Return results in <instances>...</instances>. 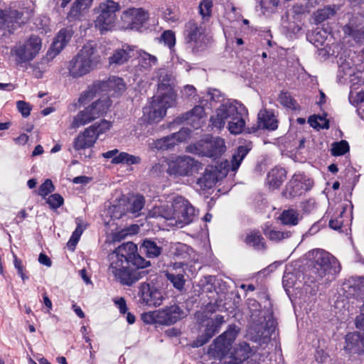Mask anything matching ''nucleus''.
<instances>
[{
	"instance_id": "1",
	"label": "nucleus",
	"mask_w": 364,
	"mask_h": 364,
	"mask_svg": "<svg viewBox=\"0 0 364 364\" xmlns=\"http://www.w3.org/2000/svg\"><path fill=\"white\" fill-rule=\"evenodd\" d=\"M109 272L115 280L122 284L131 286L139 277L131 267L142 269L150 265V262L137 253V246L133 242L123 243L109 255Z\"/></svg>"
},
{
	"instance_id": "2",
	"label": "nucleus",
	"mask_w": 364,
	"mask_h": 364,
	"mask_svg": "<svg viewBox=\"0 0 364 364\" xmlns=\"http://www.w3.org/2000/svg\"><path fill=\"white\" fill-rule=\"evenodd\" d=\"M149 215L163 218L169 221V225L182 228L193 221L195 209L188 200L178 196L173 198L171 205L154 207Z\"/></svg>"
},
{
	"instance_id": "3",
	"label": "nucleus",
	"mask_w": 364,
	"mask_h": 364,
	"mask_svg": "<svg viewBox=\"0 0 364 364\" xmlns=\"http://www.w3.org/2000/svg\"><path fill=\"white\" fill-rule=\"evenodd\" d=\"M250 150L247 146H240L232 155L230 162L225 160L218 166H208L203 175L198 179L197 183L203 189L211 188L218 180L226 176L229 171H235Z\"/></svg>"
},
{
	"instance_id": "4",
	"label": "nucleus",
	"mask_w": 364,
	"mask_h": 364,
	"mask_svg": "<svg viewBox=\"0 0 364 364\" xmlns=\"http://www.w3.org/2000/svg\"><path fill=\"white\" fill-rule=\"evenodd\" d=\"M309 274L315 281L325 279L331 281L340 271V264L335 257L323 250H313L307 255Z\"/></svg>"
},
{
	"instance_id": "5",
	"label": "nucleus",
	"mask_w": 364,
	"mask_h": 364,
	"mask_svg": "<svg viewBox=\"0 0 364 364\" xmlns=\"http://www.w3.org/2000/svg\"><path fill=\"white\" fill-rule=\"evenodd\" d=\"M100 61L96 45L88 42L69 62L68 69L73 77H80L91 72Z\"/></svg>"
},
{
	"instance_id": "6",
	"label": "nucleus",
	"mask_w": 364,
	"mask_h": 364,
	"mask_svg": "<svg viewBox=\"0 0 364 364\" xmlns=\"http://www.w3.org/2000/svg\"><path fill=\"white\" fill-rule=\"evenodd\" d=\"M111 100L107 95L101 96L98 100L79 112L73 118L70 124L71 129H77L84 126L107 112L111 106Z\"/></svg>"
},
{
	"instance_id": "7",
	"label": "nucleus",
	"mask_w": 364,
	"mask_h": 364,
	"mask_svg": "<svg viewBox=\"0 0 364 364\" xmlns=\"http://www.w3.org/2000/svg\"><path fill=\"white\" fill-rule=\"evenodd\" d=\"M119 3L113 0H106L101 2L94 9L96 18L94 21L95 26L102 33L112 30L115 26L117 20L116 13L120 10Z\"/></svg>"
},
{
	"instance_id": "8",
	"label": "nucleus",
	"mask_w": 364,
	"mask_h": 364,
	"mask_svg": "<svg viewBox=\"0 0 364 364\" xmlns=\"http://www.w3.org/2000/svg\"><path fill=\"white\" fill-rule=\"evenodd\" d=\"M240 112H246L244 105L237 100H228L215 109L210 119V126L213 129L221 130Z\"/></svg>"
},
{
	"instance_id": "9",
	"label": "nucleus",
	"mask_w": 364,
	"mask_h": 364,
	"mask_svg": "<svg viewBox=\"0 0 364 364\" xmlns=\"http://www.w3.org/2000/svg\"><path fill=\"white\" fill-rule=\"evenodd\" d=\"M42 47L41 39L36 35H31L24 42H18L11 50L18 64L33 60L39 53Z\"/></svg>"
},
{
	"instance_id": "10",
	"label": "nucleus",
	"mask_w": 364,
	"mask_h": 364,
	"mask_svg": "<svg viewBox=\"0 0 364 364\" xmlns=\"http://www.w3.org/2000/svg\"><path fill=\"white\" fill-rule=\"evenodd\" d=\"M187 151L209 158H218L226 151L225 141L220 137H210L187 146Z\"/></svg>"
},
{
	"instance_id": "11",
	"label": "nucleus",
	"mask_w": 364,
	"mask_h": 364,
	"mask_svg": "<svg viewBox=\"0 0 364 364\" xmlns=\"http://www.w3.org/2000/svg\"><path fill=\"white\" fill-rule=\"evenodd\" d=\"M124 90L125 84L124 80L121 77H112L107 81L94 83L80 97L79 102L83 104L94 97L100 96V92H113V94L119 95Z\"/></svg>"
},
{
	"instance_id": "12",
	"label": "nucleus",
	"mask_w": 364,
	"mask_h": 364,
	"mask_svg": "<svg viewBox=\"0 0 364 364\" xmlns=\"http://www.w3.org/2000/svg\"><path fill=\"white\" fill-rule=\"evenodd\" d=\"M185 40L193 49L199 50L208 41L206 28L202 22L190 20L185 25Z\"/></svg>"
},
{
	"instance_id": "13",
	"label": "nucleus",
	"mask_w": 364,
	"mask_h": 364,
	"mask_svg": "<svg viewBox=\"0 0 364 364\" xmlns=\"http://www.w3.org/2000/svg\"><path fill=\"white\" fill-rule=\"evenodd\" d=\"M154 77L158 81L157 95L166 97L168 104L175 102V77L173 73L165 68H160L154 72Z\"/></svg>"
},
{
	"instance_id": "14",
	"label": "nucleus",
	"mask_w": 364,
	"mask_h": 364,
	"mask_svg": "<svg viewBox=\"0 0 364 364\" xmlns=\"http://www.w3.org/2000/svg\"><path fill=\"white\" fill-rule=\"evenodd\" d=\"M166 97L155 95L150 104L143 109V118L148 123L158 122L166 114V109L173 105L174 102L170 104L166 102Z\"/></svg>"
},
{
	"instance_id": "15",
	"label": "nucleus",
	"mask_w": 364,
	"mask_h": 364,
	"mask_svg": "<svg viewBox=\"0 0 364 364\" xmlns=\"http://www.w3.org/2000/svg\"><path fill=\"white\" fill-rule=\"evenodd\" d=\"M149 12L143 8H129L121 15L122 26L124 29L139 30L148 21Z\"/></svg>"
},
{
	"instance_id": "16",
	"label": "nucleus",
	"mask_w": 364,
	"mask_h": 364,
	"mask_svg": "<svg viewBox=\"0 0 364 364\" xmlns=\"http://www.w3.org/2000/svg\"><path fill=\"white\" fill-rule=\"evenodd\" d=\"M196 165L197 161L190 156H178L168 161L167 172L170 175L186 176L191 173Z\"/></svg>"
},
{
	"instance_id": "17",
	"label": "nucleus",
	"mask_w": 364,
	"mask_h": 364,
	"mask_svg": "<svg viewBox=\"0 0 364 364\" xmlns=\"http://www.w3.org/2000/svg\"><path fill=\"white\" fill-rule=\"evenodd\" d=\"M189 130L188 129H181L178 132L171 134L168 136L162 137L157 140H153L149 143V147L151 149L168 150L172 149L177 142H181L188 137Z\"/></svg>"
},
{
	"instance_id": "18",
	"label": "nucleus",
	"mask_w": 364,
	"mask_h": 364,
	"mask_svg": "<svg viewBox=\"0 0 364 364\" xmlns=\"http://www.w3.org/2000/svg\"><path fill=\"white\" fill-rule=\"evenodd\" d=\"M187 266L186 263L176 262L171 265V269L165 274L167 280L181 292L183 291L186 282L185 275Z\"/></svg>"
},
{
	"instance_id": "19",
	"label": "nucleus",
	"mask_w": 364,
	"mask_h": 364,
	"mask_svg": "<svg viewBox=\"0 0 364 364\" xmlns=\"http://www.w3.org/2000/svg\"><path fill=\"white\" fill-rule=\"evenodd\" d=\"M139 296L143 302L148 306H160L164 299L163 292L149 283L140 284Z\"/></svg>"
},
{
	"instance_id": "20",
	"label": "nucleus",
	"mask_w": 364,
	"mask_h": 364,
	"mask_svg": "<svg viewBox=\"0 0 364 364\" xmlns=\"http://www.w3.org/2000/svg\"><path fill=\"white\" fill-rule=\"evenodd\" d=\"M185 316V312L178 306L172 305L156 311L159 323L171 325Z\"/></svg>"
},
{
	"instance_id": "21",
	"label": "nucleus",
	"mask_w": 364,
	"mask_h": 364,
	"mask_svg": "<svg viewBox=\"0 0 364 364\" xmlns=\"http://www.w3.org/2000/svg\"><path fill=\"white\" fill-rule=\"evenodd\" d=\"M94 127H88L74 139L73 145L75 151H81L92 147L97 141V136L93 133Z\"/></svg>"
},
{
	"instance_id": "22",
	"label": "nucleus",
	"mask_w": 364,
	"mask_h": 364,
	"mask_svg": "<svg viewBox=\"0 0 364 364\" xmlns=\"http://www.w3.org/2000/svg\"><path fill=\"white\" fill-rule=\"evenodd\" d=\"M73 35L71 28H62L55 36L48 53L58 55L70 41Z\"/></svg>"
},
{
	"instance_id": "23",
	"label": "nucleus",
	"mask_w": 364,
	"mask_h": 364,
	"mask_svg": "<svg viewBox=\"0 0 364 364\" xmlns=\"http://www.w3.org/2000/svg\"><path fill=\"white\" fill-rule=\"evenodd\" d=\"M137 70L141 73H149L158 64V58L144 50H137Z\"/></svg>"
},
{
	"instance_id": "24",
	"label": "nucleus",
	"mask_w": 364,
	"mask_h": 364,
	"mask_svg": "<svg viewBox=\"0 0 364 364\" xmlns=\"http://www.w3.org/2000/svg\"><path fill=\"white\" fill-rule=\"evenodd\" d=\"M134 47L129 45H124L122 48L114 51L109 58V65H121L134 56Z\"/></svg>"
},
{
	"instance_id": "25",
	"label": "nucleus",
	"mask_w": 364,
	"mask_h": 364,
	"mask_svg": "<svg viewBox=\"0 0 364 364\" xmlns=\"http://www.w3.org/2000/svg\"><path fill=\"white\" fill-rule=\"evenodd\" d=\"M258 127L268 130H276L278 120L274 113L267 109H261L257 114Z\"/></svg>"
},
{
	"instance_id": "26",
	"label": "nucleus",
	"mask_w": 364,
	"mask_h": 364,
	"mask_svg": "<svg viewBox=\"0 0 364 364\" xmlns=\"http://www.w3.org/2000/svg\"><path fill=\"white\" fill-rule=\"evenodd\" d=\"M231 346L222 336H218L210 346L208 353L215 359L222 360L230 351Z\"/></svg>"
},
{
	"instance_id": "27",
	"label": "nucleus",
	"mask_w": 364,
	"mask_h": 364,
	"mask_svg": "<svg viewBox=\"0 0 364 364\" xmlns=\"http://www.w3.org/2000/svg\"><path fill=\"white\" fill-rule=\"evenodd\" d=\"M340 7L336 5H328L317 9L313 14L314 21L316 24H320L323 21L333 18Z\"/></svg>"
},
{
	"instance_id": "28",
	"label": "nucleus",
	"mask_w": 364,
	"mask_h": 364,
	"mask_svg": "<svg viewBox=\"0 0 364 364\" xmlns=\"http://www.w3.org/2000/svg\"><path fill=\"white\" fill-rule=\"evenodd\" d=\"M286 178V171L282 168L275 167L267 175V183L270 188H279Z\"/></svg>"
},
{
	"instance_id": "29",
	"label": "nucleus",
	"mask_w": 364,
	"mask_h": 364,
	"mask_svg": "<svg viewBox=\"0 0 364 364\" xmlns=\"http://www.w3.org/2000/svg\"><path fill=\"white\" fill-rule=\"evenodd\" d=\"M141 252H144L149 258L159 257L162 251V247L156 241L146 239L140 246Z\"/></svg>"
},
{
	"instance_id": "30",
	"label": "nucleus",
	"mask_w": 364,
	"mask_h": 364,
	"mask_svg": "<svg viewBox=\"0 0 364 364\" xmlns=\"http://www.w3.org/2000/svg\"><path fill=\"white\" fill-rule=\"evenodd\" d=\"M93 1L94 0H76L68 13V18L71 19L79 18L83 15V13L91 6Z\"/></svg>"
},
{
	"instance_id": "31",
	"label": "nucleus",
	"mask_w": 364,
	"mask_h": 364,
	"mask_svg": "<svg viewBox=\"0 0 364 364\" xmlns=\"http://www.w3.org/2000/svg\"><path fill=\"white\" fill-rule=\"evenodd\" d=\"M247 245L252 247L255 250L265 249L264 240L259 231H250L247 232L244 240Z\"/></svg>"
},
{
	"instance_id": "32",
	"label": "nucleus",
	"mask_w": 364,
	"mask_h": 364,
	"mask_svg": "<svg viewBox=\"0 0 364 364\" xmlns=\"http://www.w3.org/2000/svg\"><path fill=\"white\" fill-rule=\"evenodd\" d=\"M246 112H240L232 120H230L227 124V129L232 134H239L242 133L245 127V121L243 114Z\"/></svg>"
},
{
	"instance_id": "33",
	"label": "nucleus",
	"mask_w": 364,
	"mask_h": 364,
	"mask_svg": "<svg viewBox=\"0 0 364 364\" xmlns=\"http://www.w3.org/2000/svg\"><path fill=\"white\" fill-rule=\"evenodd\" d=\"M190 247L181 242L171 244L168 254L176 259H186L189 256Z\"/></svg>"
},
{
	"instance_id": "34",
	"label": "nucleus",
	"mask_w": 364,
	"mask_h": 364,
	"mask_svg": "<svg viewBox=\"0 0 364 364\" xmlns=\"http://www.w3.org/2000/svg\"><path fill=\"white\" fill-rule=\"evenodd\" d=\"M232 352L241 363L248 359L252 355V350L246 342L239 343L234 347Z\"/></svg>"
},
{
	"instance_id": "35",
	"label": "nucleus",
	"mask_w": 364,
	"mask_h": 364,
	"mask_svg": "<svg viewBox=\"0 0 364 364\" xmlns=\"http://www.w3.org/2000/svg\"><path fill=\"white\" fill-rule=\"evenodd\" d=\"M141 161V158L138 156L132 155L127 152H119L117 157L112 159L111 162L114 164L134 165L139 164Z\"/></svg>"
},
{
	"instance_id": "36",
	"label": "nucleus",
	"mask_w": 364,
	"mask_h": 364,
	"mask_svg": "<svg viewBox=\"0 0 364 364\" xmlns=\"http://www.w3.org/2000/svg\"><path fill=\"white\" fill-rule=\"evenodd\" d=\"M218 329L209 322L205 329L203 334L200 336L194 342V347L202 346L209 341V340L217 333Z\"/></svg>"
},
{
	"instance_id": "37",
	"label": "nucleus",
	"mask_w": 364,
	"mask_h": 364,
	"mask_svg": "<svg viewBox=\"0 0 364 364\" xmlns=\"http://www.w3.org/2000/svg\"><path fill=\"white\" fill-rule=\"evenodd\" d=\"M282 223L287 225H296L300 220L299 213L294 209L285 210L279 217Z\"/></svg>"
},
{
	"instance_id": "38",
	"label": "nucleus",
	"mask_w": 364,
	"mask_h": 364,
	"mask_svg": "<svg viewBox=\"0 0 364 364\" xmlns=\"http://www.w3.org/2000/svg\"><path fill=\"white\" fill-rule=\"evenodd\" d=\"M301 193V184L297 180L290 181L284 192L287 198H294Z\"/></svg>"
},
{
	"instance_id": "39",
	"label": "nucleus",
	"mask_w": 364,
	"mask_h": 364,
	"mask_svg": "<svg viewBox=\"0 0 364 364\" xmlns=\"http://www.w3.org/2000/svg\"><path fill=\"white\" fill-rule=\"evenodd\" d=\"M77 228L75 231L73 232L70 239L67 243V245L69 248L73 250L78 242L81 235L82 234L84 230L85 229V226H84L82 223V220L78 218L76 220Z\"/></svg>"
},
{
	"instance_id": "40",
	"label": "nucleus",
	"mask_w": 364,
	"mask_h": 364,
	"mask_svg": "<svg viewBox=\"0 0 364 364\" xmlns=\"http://www.w3.org/2000/svg\"><path fill=\"white\" fill-rule=\"evenodd\" d=\"M205 116V109L203 106L196 105L191 111L186 112L183 115L184 120L191 121L195 122L196 120H198Z\"/></svg>"
},
{
	"instance_id": "41",
	"label": "nucleus",
	"mask_w": 364,
	"mask_h": 364,
	"mask_svg": "<svg viewBox=\"0 0 364 364\" xmlns=\"http://www.w3.org/2000/svg\"><path fill=\"white\" fill-rule=\"evenodd\" d=\"M349 151L348 143L345 140L338 142H334L332 144L331 154L333 156H342Z\"/></svg>"
},
{
	"instance_id": "42",
	"label": "nucleus",
	"mask_w": 364,
	"mask_h": 364,
	"mask_svg": "<svg viewBox=\"0 0 364 364\" xmlns=\"http://www.w3.org/2000/svg\"><path fill=\"white\" fill-rule=\"evenodd\" d=\"M264 235L270 240L274 242L280 241L283 239L290 237V232H283L277 230H267L264 231Z\"/></svg>"
},
{
	"instance_id": "43",
	"label": "nucleus",
	"mask_w": 364,
	"mask_h": 364,
	"mask_svg": "<svg viewBox=\"0 0 364 364\" xmlns=\"http://www.w3.org/2000/svg\"><path fill=\"white\" fill-rule=\"evenodd\" d=\"M350 287L354 289L353 296L364 298V278L359 277L357 279H353Z\"/></svg>"
},
{
	"instance_id": "44",
	"label": "nucleus",
	"mask_w": 364,
	"mask_h": 364,
	"mask_svg": "<svg viewBox=\"0 0 364 364\" xmlns=\"http://www.w3.org/2000/svg\"><path fill=\"white\" fill-rule=\"evenodd\" d=\"M278 101L284 107L291 109H296V101L287 92H282L278 97Z\"/></svg>"
},
{
	"instance_id": "45",
	"label": "nucleus",
	"mask_w": 364,
	"mask_h": 364,
	"mask_svg": "<svg viewBox=\"0 0 364 364\" xmlns=\"http://www.w3.org/2000/svg\"><path fill=\"white\" fill-rule=\"evenodd\" d=\"M90 127H93V133L97 136V139L99 138L100 134H102L109 130L111 127V123L105 119L101 120L99 123H95Z\"/></svg>"
},
{
	"instance_id": "46",
	"label": "nucleus",
	"mask_w": 364,
	"mask_h": 364,
	"mask_svg": "<svg viewBox=\"0 0 364 364\" xmlns=\"http://www.w3.org/2000/svg\"><path fill=\"white\" fill-rule=\"evenodd\" d=\"M145 200L144 196H137L133 200L132 203L131 204L129 211L132 214L134 215V216H137L139 215V212L141 210L144 205Z\"/></svg>"
},
{
	"instance_id": "47",
	"label": "nucleus",
	"mask_w": 364,
	"mask_h": 364,
	"mask_svg": "<svg viewBox=\"0 0 364 364\" xmlns=\"http://www.w3.org/2000/svg\"><path fill=\"white\" fill-rule=\"evenodd\" d=\"M238 333V329L235 326H230L227 331L222 333L220 336L223 337L230 345L232 346Z\"/></svg>"
},
{
	"instance_id": "48",
	"label": "nucleus",
	"mask_w": 364,
	"mask_h": 364,
	"mask_svg": "<svg viewBox=\"0 0 364 364\" xmlns=\"http://www.w3.org/2000/svg\"><path fill=\"white\" fill-rule=\"evenodd\" d=\"M278 3L279 0H261L259 4L263 14L273 12Z\"/></svg>"
},
{
	"instance_id": "49",
	"label": "nucleus",
	"mask_w": 364,
	"mask_h": 364,
	"mask_svg": "<svg viewBox=\"0 0 364 364\" xmlns=\"http://www.w3.org/2000/svg\"><path fill=\"white\" fill-rule=\"evenodd\" d=\"M308 122L310 126L315 129L328 128V123L321 117H310Z\"/></svg>"
},
{
	"instance_id": "50",
	"label": "nucleus",
	"mask_w": 364,
	"mask_h": 364,
	"mask_svg": "<svg viewBox=\"0 0 364 364\" xmlns=\"http://www.w3.org/2000/svg\"><path fill=\"white\" fill-rule=\"evenodd\" d=\"M161 41L169 48H173L176 43L175 34L171 31H166L161 36Z\"/></svg>"
},
{
	"instance_id": "51",
	"label": "nucleus",
	"mask_w": 364,
	"mask_h": 364,
	"mask_svg": "<svg viewBox=\"0 0 364 364\" xmlns=\"http://www.w3.org/2000/svg\"><path fill=\"white\" fill-rule=\"evenodd\" d=\"M213 7V2L211 0H203L200 6V14L202 16L203 18H208L211 14V8Z\"/></svg>"
},
{
	"instance_id": "52",
	"label": "nucleus",
	"mask_w": 364,
	"mask_h": 364,
	"mask_svg": "<svg viewBox=\"0 0 364 364\" xmlns=\"http://www.w3.org/2000/svg\"><path fill=\"white\" fill-rule=\"evenodd\" d=\"M345 34L351 36L358 41L364 39V31L354 29L350 25H346L343 28Z\"/></svg>"
},
{
	"instance_id": "53",
	"label": "nucleus",
	"mask_w": 364,
	"mask_h": 364,
	"mask_svg": "<svg viewBox=\"0 0 364 364\" xmlns=\"http://www.w3.org/2000/svg\"><path fill=\"white\" fill-rule=\"evenodd\" d=\"M54 191V186L51 180L47 179L41 185L38 189V194L43 197L46 196Z\"/></svg>"
},
{
	"instance_id": "54",
	"label": "nucleus",
	"mask_w": 364,
	"mask_h": 364,
	"mask_svg": "<svg viewBox=\"0 0 364 364\" xmlns=\"http://www.w3.org/2000/svg\"><path fill=\"white\" fill-rule=\"evenodd\" d=\"M47 203L52 208H58L63 203V198L57 193L50 196L47 200Z\"/></svg>"
},
{
	"instance_id": "55",
	"label": "nucleus",
	"mask_w": 364,
	"mask_h": 364,
	"mask_svg": "<svg viewBox=\"0 0 364 364\" xmlns=\"http://www.w3.org/2000/svg\"><path fill=\"white\" fill-rule=\"evenodd\" d=\"M16 107L18 110L21 113L22 116L27 117L30 115L31 107L29 103L19 100L16 102Z\"/></svg>"
},
{
	"instance_id": "56",
	"label": "nucleus",
	"mask_w": 364,
	"mask_h": 364,
	"mask_svg": "<svg viewBox=\"0 0 364 364\" xmlns=\"http://www.w3.org/2000/svg\"><path fill=\"white\" fill-rule=\"evenodd\" d=\"M220 360L221 361L220 364H241V363L239 362L238 358L232 351H229L227 355Z\"/></svg>"
},
{
	"instance_id": "57",
	"label": "nucleus",
	"mask_w": 364,
	"mask_h": 364,
	"mask_svg": "<svg viewBox=\"0 0 364 364\" xmlns=\"http://www.w3.org/2000/svg\"><path fill=\"white\" fill-rule=\"evenodd\" d=\"M181 92L183 97L189 98L196 96V90L193 85H187L183 87V89L181 91Z\"/></svg>"
},
{
	"instance_id": "58",
	"label": "nucleus",
	"mask_w": 364,
	"mask_h": 364,
	"mask_svg": "<svg viewBox=\"0 0 364 364\" xmlns=\"http://www.w3.org/2000/svg\"><path fill=\"white\" fill-rule=\"evenodd\" d=\"M142 319L144 322L147 323H152L155 322H158V318L156 317V312H149L142 315Z\"/></svg>"
},
{
	"instance_id": "59",
	"label": "nucleus",
	"mask_w": 364,
	"mask_h": 364,
	"mask_svg": "<svg viewBox=\"0 0 364 364\" xmlns=\"http://www.w3.org/2000/svg\"><path fill=\"white\" fill-rule=\"evenodd\" d=\"M43 65V63H38L36 65H34L33 70V75L37 78H41L43 77V73L46 71L45 67H41V65Z\"/></svg>"
},
{
	"instance_id": "60",
	"label": "nucleus",
	"mask_w": 364,
	"mask_h": 364,
	"mask_svg": "<svg viewBox=\"0 0 364 364\" xmlns=\"http://www.w3.org/2000/svg\"><path fill=\"white\" fill-rule=\"evenodd\" d=\"M328 358V355L322 349L317 350L315 354L316 360L319 363H325Z\"/></svg>"
},
{
	"instance_id": "61",
	"label": "nucleus",
	"mask_w": 364,
	"mask_h": 364,
	"mask_svg": "<svg viewBox=\"0 0 364 364\" xmlns=\"http://www.w3.org/2000/svg\"><path fill=\"white\" fill-rule=\"evenodd\" d=\"M115 304L118 307L121 314H125L127 311L126 301L124 298L121 297L115 301Z\"/></svg>"
},
{
	"instance_id": "62",
	"label": "nucleus",
	"mask_w": 364,
	"mask_h": 364,
	"mask_svg": "<svg viewBox=\"0 0 364 364\" xmlns=\"http://www.w3.org/2000/svg\"><path fill=\"white\" fill-rule=\"evenodd\" d=\"M315 205V200L313 199H309L303 203L302 208L305 212L310 213L314 209Z\"/></svg>"
},
{
	"instance_id": "63",
	"label": "nucleus",
	"mask_w": 364,
	"mask_h": 364,
	"mask_svg": "<svg viewBox=\"0 0 364 364\" xmlns=\"http://www.w3.org/2000/svg\"><path fill=\"white\" fill-rule=\"evenodd\" d=\"M343 225V220L341 218L331 219L329 221V226L333 230H338Z\"/></svg>"
},
{
	"instance_id": "64",
	"label": "nucleus",
	"mask_w": 364,
	"mask_h": 364,
	"mask_svg": "<svg viewBox=\"0 0 364 364\" xmlns=\"http://www.w3.org/2000/svg\"><path fill=\"white\" fill-rule=\"evenodd\" d=\"M213 325H214L216 328L219 330L220 326L225 323L224 316L221 315H217L213 320L210 321Z\"/></svg>"
}]
</instances>
